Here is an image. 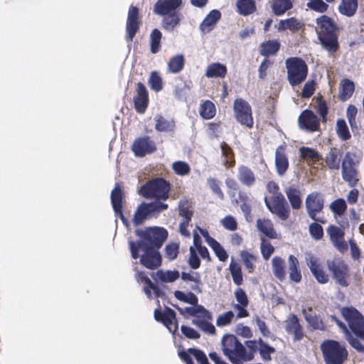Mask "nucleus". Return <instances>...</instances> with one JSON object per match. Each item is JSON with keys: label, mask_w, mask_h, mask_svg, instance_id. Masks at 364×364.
<instances>
[{"label": "nucleus", "mask_w": 364, "mask_h": 364, "mask_svg": "<svg viewBox=\"0 0 364 364\" xmlns=\"http://www.w3.org/2000/svg\"><path fill=\"white\" fill-rule=\"evenodd\" d=\"M306 263L312 274L320 284H326L329 281V277L323 269V266L318 262L317 258L310 256L306 259Z\"/></svg>", "instance_id": "obj_23"}, {"label": "nucleus", "mask_w": 364, "mask_h": 364, "mask_svg": "<svg viewBox=\"0 0 364 364\" xmlns=\"http://www.w3.org/2000/svg\"><path fill=\"white\" fill-rule=\"evenodd\" d=\"M309 230L311 236L316 240H319L323 237V229L318 222L311 223Z\"/></svg>", "instance_id": "obj_59"}, {"label": "nucleus", "mask_w": 364, "mask_h": 364, "mask_svg": "<svg viewBox=\"0 0 364 364\" xmlns=\"http://www.w3.org/2000/svg\"><path fill=\"white\" fill-rule=\"evenodd\" d=\"M155 129L156 131L162 132H171L175 127L173 120H168L161 115H157L155 117Z\"/></svg>", "instance_id": "obj_47"}, {"label": "nucleus", "mask_w": 364, "mask_h": 364, "mask_svg": "<svg viewBox=\"0 0 364 364\" xmlns=\"http://www.w3.org/2000/svg\"><path fill=\"white\" fill-rule=\"evenodd\" d=\"M300 156L303 159H311L313 162H318L322 159L318 152L313 148L302 146L299 149Z\"/></svg>", "instance_id": "obj_50"}, {"label": "nucleus", "mask_w": 364, "mask_h": 364, "mask_svg": "<svg viewBox=\"0 0 364 364\" xmlns=\"http://www.w3.org/2000/svg\"><path fill=\"white\" fill-rule=\"evenodd\" d=\"M272 272L276 278L283 281L286 277L285 261L280 257L275 256L272 259Z\"/></svg>", "instance_id": "obj_41"}, {"label": "nucleus", "mask_w": 364, "mask_h": 364, "mask_svg": "<svg viewBox=\"0 0 364 364\" xmlns=\"http://www.w3.org/2000/svg\"><path fill=\"white\" fill-rule=\"evenodd\" d=\"M341 316L346 324L336 316L331 315L330 318L342 330L346 338L352 348L364 353V316L353 306H344L340 310Z\"/></svg>", "instance_id": "obj_2"}, {"label": "nucleus", "mask_w": 364, "mask_h": 364, "mask_svg": "<svg viewBox=\"0 0 364 364\" xmlns=\"http://www.w3.org/2000/svg\"><path fill=\"white\" fill-rule=\"evenodd\" d=\"M229 271L232 276L233 283L240 287L243 284V274L241 265L232 257L229 264Z\"/></svg>", "instance_id": "obj_42"}, {"label": "nucleus", "mask_w": 364, "mask_h": 364, "mask_svg": "<svg viewBox=\"0 0 364 364\" xmlns=\"http://www.w3.org/2000/svg\"><path fill=\"white\" fill-rule=\"evenodd\" d=\"M242 262L249 273H253L255 269V262L257 260V256L247 250H242L240 253Z\"/></svg>", "instance_id": "obj_45"}, {"label": "nucleus", "mask_w": 364, "mask_h": 364, "mask_svg": "<svg viewBox=\"0 0 364 364\" xmlns=\"http://www.w3.org/2000/svg\"><path fill=\"white\" fill-rule=\"evenodd\" d=\"M358 109L353 105H349L346 109V117L352 129L357 127L356 115Z\"/></svg>", "instance_id": "obj_60"}, {"label": "nucleus", "mask_w": 364, "mask_h": 364, "mask_svg": "<svg viewBox=\"0 0 364 364\" xmlns=\"http://www.w3.org/2000/svg\"><path fill=\"white\" fill-rule=\"evenodd\" d=\"M326 364H343L348 357L346 343L333 339L323 341L320 346Z\"/></svg>", "instance_id": "obj_7"}, {"label": "nucleus", "mask_w": 364, "mask_h": 364, "mask_svg": "<svg viewBox=\"0 0 364 364\" xmlns=\"http://www.w3.org/2000/svg\"><path fill=\"white\" fill-rule=\"evenodd\" d=\"M267 189L272 195L264 198V203L267 209L282 220H287L291 210L284 195L279 191V187L274 181L267 183Z\"/></svg>", "instance_id": "obj_5"}, {"label": "nucleus", "mask_w": 364, "mask_h": 364, "mask_svg": "<svg viewBox=\"0 0 364 364\" xmlns=\"http://www.w3.org/2000/svg\"><path fill=\"white\" fill-rule=\"evenodd\" d=\"M171 188V183L162 177H157L144 184L139 190V194L146 198H154L165 200L169 197Z\"/></svg>", "instance_id": "obj_8"}, {"label": "nucleus", "mask_w": 364, "mask_h": 364, "mask_svg": "<svg viewBox=\"0 0 364 364\" xmlns=\"http://www.w3.org/2000/svg\"><path fill=\"white\" fill-rule=\"evenodd\" d=\"M312 307L302 309V314L309 325L314 330H320L325 331L327 330V326L319 315L312 314Z\"/></svg>", "instance_id": "obj_27"}, {"label": "nucleus", "mask_w": 364, "mask_h": 364, "mask_svg": "<svg viewBox=\"0 0 364 364\" xmlns=\"http://www.w3.org/2000/svg\"><path fill=\"white\" fill-rule=\"evenodd\" d=\"M304 27V23L295 17H291L287 19L280 20L278 23V31H284L289 30L292 33L298 32Z\"/></svg>", "instance_id": "obj_34"}, {"label": "nucleus", "mask_w": 364, "mask_h": 364, "mask_svg": "<svg viewBox=\"0 0 364 364\" xmlns=\"http://www.w3.org/2000/svg\"><path fill=\"white\" fill-rule=\"evenodd\" d=\"M327 232L332 242H337L338 240L341 239L343 240V238H344V231L336 225H330L327 229Z\"/></svg>", "instance_id": "obj_58"}, {"label": "nucleus", "mask_w": 364, "mask_h": 364, "mask_svg": "<svg viewBox=\"0 0 364 364\" xmlns=\"http://www.w3.org/2000/svg\"><path fill=\"white\" fill-rule=\"evenodd\" d=\"M227 67L220 63H212L207 67L205 75L208 78H224L227 75Z\"/></svg>", "instance_id": "obj_35"}, {"label": "nucleus", "mask_w": 364, "mask_h": 364, "mask_svg": "<svg viewBox=\"0 0 364 364\" xmlns=\"http://www.w3.org/2000/svg\"><path fill=\"white\" fill-rule=\"evenodd\" d=\"M154 315V318L162 323L171 333L175 334L178 331V323L176 312L172 309L166 307L164 311L156 309Z\"/></svg>", "instance_id": "obj_17"}, {"label": "nucleus", "mask_w": 364, "mask_h": 364, "mask_svg": "<svg viewBox=\"0 0 364 364\" xmlns=\"http://www.w3.org/2000/svg\"><path fill=\"white\" fill-rule=\"evenodd\" d=\"M287 80L291 86L302 83L306 78L309 68L305 60L299 57H290L285 60Z\"/></svg>", "instance_id": "obj_10"}, {"label": "nucleus", "mask_w": 364, "mask_h": 364, "mask_svg": "<svg viewBox=\"0 0 364 364\" xmlns=\"http://www.w3.org/2000/svg\"><path fill=\"white\" fill-rule=\"evenodd\" d=\"M221 345L223 354L232 364H241L243 361L251 360V355L246 353V348L235 336H223Z\"/></svg>", "instance_id": "obj_6"}, {"label": "nucleus", "mask_w": 364, "mask_h": 364, "mask_svg": "<svg viewBox=\"0 0 364 364\" xmlns=\"http://www.w3.org/2000/svg\"><path fill=\"white\" fill-rule=\"evenodd\" d=\"M133 101L136 111L140 114L144 113L148 107L149 98L148 90L144 83L139 82L136 84Z\"/></svg>", "instance_id": "obj_21"}, {"label": "nucleus", "mask_w": 364, "mask_h": 364, "mask_svg": "<svg viewBox=\"0 0 364 364\" xmlns=\"http://www.w3.org/2000/svg\"><path fill=\"white\" fill-rule=\"evenodd\" d=\"M336 133L338 137L343 141H347L350 139L351 134L343 119H338L336 122Z\"/></svg>", "instance_id": "obj_51"}, {"label": "nucleus", "mask_w": 364, "mask_h": 364, "mask_svg": "<svg viewBox=\"0 0 364 364\" xmlns=\"http://www.w3.org/2000/svg\"><path fill=\"white\" fill-rule=\"evenodd\" d=\"M181 279L186 282H193L195 284L191 287V289L193 291L197 292H200L201 290L200 289V276L198 272L188 273L183 272L181 275Z\"/></svg>", "instance_id": "obj_53"}, {"label": "nucleus", "mask_w": 364, "mask_h": 364, "mask_svg": "<svg viewBox=\"0 0 364 364\" xmlns=\"http://www.w3.org/2000/svg\"><path fill=\"white\" fill-rule=\"evenodd\" d=\"M177 310L180 312L181 314H184V313H187L188 315L195 316L197 318H202L204 319L212 320L211 314L208 311L204 306L201 305L196 306V307H186L185 309H182L180 307H176Z\"/></svg>", "instance_id": "obj_31"}, {"label": "nucleus", "mask_w": 364, "mask_h": 364, "mask_svg": "<svg viewBox=\"0 0 364 364\" xmlns=\"http://www.w3.org/2000/svg\"><path fill=\"white\" fill-rule=\"evenodd\" d=\"M289 163L286 154V145L279 146L275 152V166L277 173L283 176L289 168Z\"/></svg>", "instance_id": "obj_24"}, {"label": "nucleus", "mask_w": 364, "mask_h": 364, "mask_svg": "<svg viewBox=\"0 0 364 364\" xmlns=\"http://www.w3.org/2000/svg\"><path fill=\"white\" fill-rule=\"evenodd\" d=\"M185 58L182 54L171 57L168 63V70L171 73H178L183 69Z\"/></svg>", "instance_id": "obj_46"}, {"label": "nucleus", "mask_w": 364, "mask_h": 364, "mask_svg": "<svg viewBox=\"0 0 364 364\" xmlns=\"http://www.w3.org/2000/svg\"><path fill=\"white\" fill-rule=\"evenodd\" d=\"M156 276L162 282L169 283L177 280L180 277V274L178 270L164 271L162 269H159L156 272Z\"/></svg>", "instance_id": "obj_49"}, {"label": "nucleus", "mask_w": 364, "mask_h": 364, "mask_svg": "<svg viewBox=\"0 0 364 364\" xmlns=\"http://www.w3.org/2000/svg\"><path fill=\"white\" fill-rule=\"evenodd\" d=\"M261 253L264 259L267 260L274 252V247L267 240H262L261 242Z\"/></svg>", "instance_id": "obj_62"}, {"label": "nucleus", "mask_w": 364, "mask_h": 364, "mask_svg": "<svg viewBox=\"0 0 364 364\" xmlns=\"http://www.w3.org/2000/svg\"><path fill=\"white\" fill-rule=\"evenodd\" d=\"M331 210L336 215H342L347 210V204L344 199L334 200L329 205Z\"/></svg>", "instance_id": "obj_55"}, {"label": "nucleus", "mask_w": 364, "mask_h": 364, "mask_svg": "<svg viewBox=\"0 0 364 364\" xmlns=\"http://www.w3.org/2000/svg\"><path fill=\"white\" fill-rule=\"evenodd\" d=\"M318 38L322 47L330 53H335L339 48L338 25L327 15L316 18Z\"/></svg>", "instance_id": "obj_3"}, {"label": "nucleus", "mask_w": 364, "mask_h": 364, "mask_svg": "<svg viewBox=\"0 0 364 364\" xmlns=\"http://www.w3.org/2000/svg\"><path fill=\"white\" fill-rule=\"evenodd\" d=\"M208 184L212 191L220 199L224 198V193L220 188V181L215 178H208Z\"/></svg>", "instance_id": "obj_61"}, {"label": "nucleus", "mask_w": 364, "mask_h": 364, "mask_svg": "<svg viewBox=\"0 0 364 364\" xmlns=\"http://www.w3.org/2000/svg\"><path fill=\"white\" fill-rule=\"evenodd\" d=\"M326 267L335 283L341 287H348L351 273L348 264L341 257L326 260Z\"/></svg>", "instance_id": "obj_9"}, {"label": "nucleus", "mask_w": 364, "mask_h": 364, "mask_svg": "<svg viewBox=\"0 0 364 364\" xmlns=\"http://www.w3.org/2000/svg\"><path fill=\"white\" fill-rule=\"evenodd\" d=\"M323 195L318 191H313L307 195L305 199V207L309 217L319 223L324 224V218L317 217V215L323 212L324 208Z\"/></svg>", "instance_id": "obj_12"}, {"label": "nucleus", "mask_w": 364, "mask_h": 364, "mask_svg": "<svg viewBox=\"0 0 364 364\" xmlns=\"http://www.w3.org/2000/svg\"><path fill=\"white\" fill-rule=\"evenodd\" d=\"M191 208V205L188 200L181 201L179 203L178 214L182 217V220L179 224V232L186 237L191 236L190 232L188 230V227L193 215V211Z\"/></svg>", "instance_id": "obj_19"}, {"label": "nucleus", "mask_w": 364, "mask_h": 364, "mask_svg": "<svg viewBox=\"0 0 364 364\" xmlns=\"http://www.w3.org/2000/svg\"><path fill=\"white\" fill-rule=\"evenodd\" d=\"M182 5V0H157L154 6L155 14L164 16L162 28L168 31H173L180 24L181 14L178 9Z\"/></svg>", "instance_id": "obj_4"}, {"label": "nucleus", "mask_w": 364, "mask_h": 364, "mask_svg": "<svg viewBox=\"0 0 364 364\" xmlns=\"http://www.w3.org/2000/svg\"><path fill=\"white\" fill-rule=\"evenodd\" d=\"M148 83L150 88L155 92H159L163 89L162 79L156 71L151 73Z\"/></svg>", "instance_id": "obj_56"}, {"label": "nucleus", "mask_w": 364, "mask_h": 364, "mask_svg": "<svg viewBox=\"0 0 364 364\" xmlns=\"http://www.w3.org/2000/svg\"><path fill=\"white\" fill-rule=\"evenodd\" d=\"M141 25L139 9L131 5L127 15L126 22V41L132 42L136 33L139 31Z\"/></svg>", "instance_id": "obj_16"}, {"label": "nucleus", "mask_w": 364, "mask_h": 364, "mask_svg": "<svg viewBox=\"0 0 364 364\" xmlns=\"http://www.w3.org/2000/svg\"><path fill=\"white\" fill-rule=\"evenodd\" d=\"M233 112L235 118L241 125L249 129L253 127L252 107L246 100L242 98L235 99L233 103Z\"/></svg>", "instance_id": "obj_13"}, {"label": "nucleus", "mask_w": 364, "mask_h": 364, "mask_svg": "<svg viewBox=\"0 0 364 364\" xmlns=\"http://www.w3.org/2000/svg\"><path fill=\"white\" fill-rule=\"evenodd\" d=\"M289 278L291 282L299 283L302 279L301 272L298 259L293 255L288 257Z\"/></svg>", "instance_id": "obj_29"}, {"label": "nucleus", "mask_w": 364, "mask_h": 364, "mask_svg": "<svg viewBox=\"0 0 364 364\" xmlns=\"http://www.w3.org/2000/svg\"><path fill=\"white\" fill-rule=\"evenodd\" d=\"M179 245L177 243H171L165 247V257L169 260L175 259L178 254Z\"/></svg>", "instance_id": "obj_63"}, {"label": "nucleus", "mask_w": 364, "mask_h": 364, "mask_svg": "<svg viewBox=\"0 0 364 364\" xmlns=\"http://www.w3.org/2000/svg\"><path fill=\"white\" fill-rule=\"evenodd\" d=\"M168 208V205L161 201L151 203H141L134 213L132 221L134 226L142 225L149 217L156 213H159Z\"/></svg>", "instance_id": "obj_11"}, {"label": "nucleus", "mask_w": 364, "mask_h": 364, "mask_svg": "<svg viewBox=\"0 0 364 364\" xmlns=\"http://www.w3.org/2000/svg\"><path fill=\"white\" fill-rule=\"evenodd\" d=\"M299 127L311 132L320 129V121L317 116L310 109L304 110L298 119Z\"/></svg>", "instance_id": "obj_20"}, {"label": "nucleus", "mask_w": 364, "mask_h": 364, "mask_svg": "<svg viewBox=\"0 0 364 364\" xmlns=\"http://www.w3.org/2000/svg\"><path fill=\"white\" fill-rule=\"evenodd\" d=\"M237 12L243 16L254 14L257 11L255 0H237Z\"/></svg>", "instance_id": "obj_37"}, {"label": "nucleus", "mask_w": 364, "mask_h": 364, "mask_svg": "<svg viewBox=\"0 0 364 364\" xmlns=\"http://www.w3.org/2000/svg\"><path fill=\"white\" fill-rule=\"evenodd\" d=\"M221 12L218 9L210 11L199 26L200 31L203 33H208L212 31L221 18Z\"/></svg>", "instance_id": "obj_25"}, {"label": "nucleus", "mask_w": 364, "mask_h": 364, "mask_svg": "<svg viewBox=\"0 0 364 364\" xmlns=\"http://www.w3.org/2000/svg\"><path fill=\"white\" fill-rule=\"evenodd\" d=\"M340 85L338 99L345 102L353 95L355 90V84L352 80L345 78L341 81Z\"/></svg>", "instance_id": "obj_38"}, {"label": "nucleus", "mask_w": 364, "mask_h": 364, "mask_svg": "<svg viewBox=\"0 0 364 364\" xmlns=\"http://www.w3.org/2000/svg\"><path fill=\"white\" fill-rule=\"evenodd\" d=\"M199 114L203 119H213L216 114V107L214 103L207 100L199 107Z\"/></svg>", "instance_id": "obj_43"}, {"label": "nucleus", "mask_w": 364, "mask_h": 364, "mask_svg": "<svg viewBox=\"0 0 364 364\" xmlns=\"http://www.w3.org/2000/svg\"><path fill=\"white\" fill-rule=\"evenodd\" d=\"M162 33L158 28H154L150 33V51L151 53H157L161 48Z\"/></svg>", "instance_id": "obj_48"}, {"label": "nucleus", "mask_w": 364, "mask_h": 364, "mask_svg": "<svg viewBox=\"0 0 364 364\" xmlns=\"http://www.w3.org/2000/svg\"><path fill=\"white\" fill-rule=\"evenodd\" d=\"M327 3L323 0H309L306 6L312 11L323 14L329 9V5Z\"/></svg>", "instance_id": "obj_54"}, {"label": "nucleus", "mask_w": 364, "mask_h": 364, "mask_svg": "<svg viewBox=\"0 0 364 364\" xmlns=\"http://www.w3.org/2000/svg\"><path fill=\"white\" fill-rule=\"evenodd\" d=\"M200 232L204 237L205 242L212 248L218 259L221 262H225L228 258V255L226 250L215 239L209 235L208 231L200 230Z\"/></svg>", "instance_id": "obj_26"}, {"label": "nucleus", "mask_w": 364, "mask_h": 364, "mask_svg": "<svg viewBox=\"0 0 364 364\" xmlns=\"http://www.w3.org/2000/svg\"><path fill=\"white\" fill-rule=\"evenodd\" d=\"M132 150L138 157L145 156L156 151L155 142L148 136L136 138L132 144Z\"/></svg>", "instance_id": "obj_18"}, {"label": "nucleus", "mask_w": 364, "mask_h": 364, "mask_svg": "<svg viewBox=\"0 0 364 364\" xmlns=\"http://www.w3.org/2000/svg\"><path fill=\"white\" fill-rule=\"evenodd\" d=\"M356 163L349 153H346L342 162V177L350 187L357 185L358 178V171L356 168Z\"/></svg>", "instance_id": "obj_15"}, {"label": "nucleus", "mask_w": 364, "mask_h": 364, "mask_svg": "<svg viewBox=\"0 0 364 364\" xmlns=\"http://www.w3.org/2000/svg\"><path fill=\"white\" fill-rule=\"evenodd\" d=\"M257 230L269 239H277V233L273 223L269 219H257L256 222Z\"/></svg>", "instance_id": "obj_32"}, {"label": "nucleus", "mask_w": 364, "mask_h": 364, "mask_svg": "<svg viewBox=\"0 0 364 364\" xmlns=\"http://www.w3.org/2000/svg\"><path fill=\"white\" fill-rule=\"evenodd\" d=\"M221 154L223 160V166L226 168H232L235 166V153L231 146L225 141L220 143Z\"/></svg>", "instance_id": "obj_36"}, {"label": "nucleus", "mask_w": 364, "mask_h": 364, "mask_svg": "<svg viewBox=\"0 0 364 364\" xmlns=\"http://www.w3.org/2000/svg\"><path fill=\"white\" fill-rule=\"evenodd\" d=\"M237 179L242 185L247 187L253 186L256 181L255 173L250 168L245 165L238 167Z\"/></svg>", "instance_id": "obj_30"}, {"label": "nucleus", "mask_w": 364, "mask_h": 364, "mask_svg": "<svg viewBox=\"0 0 364 364\" xmlns=\"http://www.w3.org/2000/svg\"><path fill=\"white\" fill-rule=\"evenodd\" d=\"M136 235L140 240H129V247L133 259L139 257V250L143 252L140 264L149 269H155L161 265L162 258L159 249L167 239L168 232L164 228H148L146 230H136Z\"/></svg>", "instance_id": "obj_1"}, {"label": "nucleus", "mask_w": 364, "mask_h": 364, "mask_svg": "<svg viewBox=\"0 0 364 364\" xmlns=\"http://www.w3.org/2000/svg\"><path fill=\"white\" fill-rule=\"evenodd\" d=\"M294 0H272L271 9L275 16H282L293 8Z\"/></svg>", "instance_id": "obj_40"}, {"label": "nucleus", "mask_w": 364, "mask_h": 364, "mask_svg": "<svg viewBox=\"0 0 364 364\" xmlns=\"http://www.w3.org/2000/svg\"><path fill=\"white\" fill-rule=\"evenodd\" d=\"M284 193L293 210H299L302 206L301 191L294 186H290L284 189Z\"/></svg>", "instance_id": "obj_28"}, {"label": "nucleus", "mask_w": 364, "mask_h": 364, "mask_svg": "<svg viewBox=\"0 0 364 364\" xmlns=\"http://www.w3.org/2000/svg\"><path fill=\"white\" fill-rule=\"evenodd\" d=\"M281 44L279 40H269L262 43L259 47V54L262 56L268 57L274 55L279 50Z\"/></svg>", "instance_id": "obj_33"}, {"label": "nucleus", "mask_w": 364, "mask_h": 364, "mask_svg": "<svg viewBox=\"0 0 364 364\" xmlns=\"http://www.w3.org/2000/svg\"><path fill=\"white\" fill-rule=\"evenodd\" d=\"M172 168L174 173L178 176H186L191 172V168L188 163L182 161H177L173 163Z\"/></svg>", "instance_id": "obj_57"}, {"label": "nucleus", "mask_w": 364, "mask_h": 364, "mask_svg": "<svg viewBox=\"0 0 364 364\" xmlns=\"http://www.w3.org/2000/svg\"><path fill=\"white\" fill-rule=\"evenodd\" d=\"M358 0H341L338 6L339 13L347 17L353 16L358 10Z\"/></svg>", "instance_id": "obj_39"}, {"label": "nucleus", "mask_w": 364, "mask_h": 364, "mask_svg": "<svg viewBox=\"0 0 364 364\" xmlns=\"http://www.w3.org/2000/svg\"><path fill=\"white\" fill-rule=\"evenodd\" d=\"M209 321L210 320L208 319L198 318L193 319L192 323L198 326L203 331L213 335L215 333L216 330L215 326L209 322Z\"/></svg>", "instance_id": "obj_52"}, {"label": "nucleus", "mask_w": 364, "mask_h": 364, "mask_svg": "<svg viewBox=\"0 0 364 364\" xmlns=\"http://www.w3.org/2000/svg\"><path fill=\"white\" fill-rule=\"evenodd\" d=\"M341 154L335 147L331 148L329 152L326 154L325 162L327 166L331 170H338L340 168Z\"/></svg>", "instance_id": "obj_44"}, {"label": "nucleus", "mask_w": 364, "mask_h": 364, "mask_svg": "<svg viewBox=\"0 0 364 364\" xmlns=\"http://www.w3.org/2000/svg\"><path fill=\"white\" fill-rule=\"evenodd\" d=\"M110 200L115 216L119 218L126 227H129V221L123 213L124 205L125 203L124 193L123 187L119 183H116L114 188L112 190Z\"/></svg>", "instance_id": "obj_14"}, {"label": "nucleus", "mask_w": 364, "mask_h": 364, "mask_svg": "<svg viewBox=\"0 0 364 364\" xmlns=\"http://www.w3.org/2000/svg\"><path fill=\"white\" fill-rule=\"evenodd\" d=\"M285 331L288 334L293 336L295 341H301L305 336L304 328L297 316L294 314H289L285 321Z\"/></svg>", "instance_id": "obj_22"}, {"label": "nucleus", "mask_w": 364, "mask_h": 364, "mask_svg": "<svg viewBox=\"0 0 364 364\" xmlns=\"http://www.w3.org/2000/svg\"><path fill=\"white\" fill-rule=\"evenodd\" d=\"M188 350L194 356L199 364H210L205 353L201 350L190 348Z\"/></svg>", "instance_id": "obj_64"}]
</instances>
